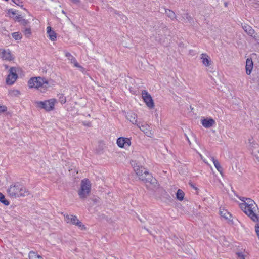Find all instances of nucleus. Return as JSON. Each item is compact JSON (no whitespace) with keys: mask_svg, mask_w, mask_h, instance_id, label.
Returning a JSON list of instances; mask_svg holds the SVG:
<instances>
[{"mask_svg":"<svg viewBox=\"0 0 259 259\" xmlns=\"http://www.w3.org/2000/svg\"><path fill=\"white\" fill-rule=\"evenodd\" d=\"M242 202L239 206L242 210L253 221L257 222L259 220V211L256 204L250 198L242 197Z\"/></svg>","mask_w":259,"mask_h":259,"instance_id":"1","label":"nucleus"},{"mask_svg":"<svg viewBox=\"0 0 259 259\" xmlns=\"http://www.w3.org/2000/svg\"><path fill=\"white\" fill-rule=\"evenodd\" d=\"M131 164L139 179L145 183H150L154 185L156 184V180L153 178L149 172L144 170L142 167L137 165L135 161H131Z\"/></svg>","mask_w":259,"mask_h":259,"instance_id":"2","label":"nucleus"},{"mask_svg":"<svg viewBox=\"0 0 259 259\" xmlns=\"http://www.w3.org/2000/svg\"><path fill=\"white\" fill-rule=\"evenodd\" d=\"M28 84L29 88L37 89L43 92H45L49 87L48 80L40 77L30 78L28 81Z\"/></svg>","mask_w":259,"mask_h":259,"instance_id":"3","label":"nucleus"},{"mask_svg":"<svg viewBox=\"0 0 259 259\" xmlns=\"http://www.w3.org/2000/svg\"><path fill=\"white\" fill-rule=\"evenodd\" d=\"M91 189V183L87 179H84L81 181L80 188L78 190V194L81 198H86L90 193Z\"/></svg>","mask_w":259,"mask_h":259,"instance_id":"4","label":"nucleus"},{"mask_svg":"<svg viewBox=\"0 0 259 259\" xmlns=\"http://www.w3.org/2000/svg\"><path fill=\"white\" fill-rule=\"evenodd\" d=\"M57 103V99L51 98L44 101H36V106L40 109H43L46 111H51L55 109V105Z\"/></svg>","mask_w":259,"mask_h":259,"instance_id":"5","label":"nucleus"},{"mask_svg":"<svg viewBox=\"0 0 259 259\" xmlns=\"http://www.w3.org/2000/svg\"><path fill=\"white\" fill-rule=\"evenodd\" d=\"M65 221L67 223L73 224L78 227V228L81 230H85L86 229L84 225L79 221L76 216L67 214L64 215Z\"/></svg>","mask_w":259,"mask_h":259,"instance_id":"6","label":"nucleus"},{"mask_svg":"<svg viewBox=\"0 0 259 259\" xmlns=\"http://www.w3.org/2000/svg\"><path fill=\"white\" fill-rule=\"evenodd\" d=\"M16 81V69L15 67H11L9 70L6 79V83L8 85H12Z\"/></svg>","mask_w":259,"mask_h":259,"instance_id":"7","label":"nucleus"},{"mask_svg":"<svg viewBox=\"0 0 259 259\" xmlns=\"http://www.w3.org/2000/svg\"><path fill=\"white\" fill-rule=\"evenodd\" d=\"M116 144L119 147L127 149L131 146L132 142L131 139L121 137L117 139Z\"/></svg>","mask_w":259,"mask_h":259,"instance_id":"8","label":"nucleus"},{"mask_svg":"<svg viewBox=\"0 0 259 259\" xmlns=\"http://www.w3.org/2000/svg\"><path fill=\"white\" fill-rule=\"evenodd\" d=\"M142 98L147 106L150 109H152L154 107V103L151 95L146 91L142 92Z\"/></svg>","mask_w":259,"mask_h":259,"instance_id":"9","label":"nucleus"},{"mask_svg":"<svg viewBox=\"0 0 259 259\" xmlns=\"http://www.w3.org/2000/svg\"><path fill=\"white\" fill-rule=\"evenodd\" d=\"M202 65L208 68H210L212 65V61L210 57L206 53H202L200 56Z\"/></svg>","mask_w":259,"mask_h":259,"instance_id":"10","label":"nucleus"},{"mask_svg":"<svg viewBox=\"0 0 259 259\" xmlns=\"http://www.w3.org/2000/svg\"><path fill=\"white\" fill-rule=\"evenodd\" d=\"M137 126L147 136L151 137L153 135L150 126L146 123H138L137 124Z\"/></svg>","mask_w":259,"mask_h":259,"instance_id":"11","label":"nucleus"},{"mask_svg":"<svg viewBox=\"0 0 259 259\" xmlns=\"http://www.w3.org/2000/svg\"><path fill=\"white\" fill-rule=\"evenodd\" d=\"M0 57L4 60L11 61L13 57L9 50L0 49Z\"/></svg>","mask_w":259,"mask_h":259,"instance_id":"12","label":"nucleus"},{"mask_svg":"<svg viewBox=\"0 0 259 259\" xmlns=\"http://www.w3.org/2000/svg\"><path fill=\"white\" fill-rule=\"evenodd\" d=\"M29 194V191L25 186L20 185L17 188V197H25Z\"/></svg>","mask_w":259,"mask_h":259,"instance_id":"13","label":"nucleus"},{"mask_svg":"<svg viewBox=\"0 0 259 259\" xmlns=\"http://www.w3.org/2000/svg\"><path fill=\"white\" fill-rule=\"evenodd\" d=\"M65 56L70 61V63L72 64L74 67L82 69V67L78 63L75 58L69 52L65 53Z\"/></svg>","mask_w":259,"mask_h":259,"instance_id":"14","label":"nucleus"},{"mask_svg":"<svg viewBox=\"0 0 259 259\" xmlns=\"http://www.w3.org/2000/svg\"><path fill=\"white\" fill-rule=\"evenodd\" d=\"M253 67V63L250 58H247L246 61L245 71L247 75L250 74Z\"/></svg>","mask_w":259,"mask_h":259,"instance_id":"15","label":"nucleus"},{"mask_svg":"<svg viewBox=\"0 0 259 259\" xmlns=\"http://www.w3.org/2000/svg\"><path fill=\"white\" fill-rule=\"evenodd\" d=\"M46 29L48 37L51 41H55L57 38L56 33L54 30H52V28L50 26H48Z\"/></svg>","mask_w":259,"mask_h":259,"instance_id":"16","label":"nucleus"},{"mask_svg":"<svg viewBox=\"0 0 259 259\" xmlns=\"http://www.w3.org/2000/svg\"><path fill=\"white\" fill-rule=\"evenodd\" d=\"M202 125L205 128H210L215 124V121L212 118H206L201 120Z\"/></svg>","mask_w":259,"mask_h":259,"instance_id":"17","label":"nucleus"},{"mask_svg":"<svg viewBox=\"0 0 259 259\" xmlns=\"http://www.w3.org/2000/svg\"><path fill=\"white\" fill-rule=\"evenodd\" d=\"M127 118L132 122L133 124L137 125L138 124L137 115L134 113H130L127 115Z\"/></svg>","mask_w":259,"mask_h":259,"instance_id":"18","label":"nucleus"},{"mask_svg":"<svg viewBox=\"0 0 259 259\" xmlns=\"http://www.w3.org/2000/svg\"><path fill=\"white\" fill-rule=\"evenodd\" d=\"M9 195L12 198L16 197V187L15 185H11L7 190Z\"/></svg>","mask_w":259,"mask_h":259,"instance_id":"19","label":"nucleus"},{"mask_svg":"<svg viewBox=\"0 0 259 259\" xmlns=\"http://www.w3.org/2000/svg\"><path fill=\"white\" fill-rule=\"evenodd\" d=\"M221 216L226 220H230L231 218V214L225 209H221L220 211Z\"/></svg>","mask_w":259,"mask_h":259,"instance_id":"20","label":"nucleus"},{"mask_svg":"<svg viewBox=\"0 0 259 259\" xmlns=\"http://www.w3.org/2000/svg\"><path fill=\"white\" fill-rule=\"evenodd\" d=\"M165 13L166 15L172 20H175L177 18L175 13L171 10L165 9Z\"/></svg>","mask_w":259,"mask_h":259,"instance_id":"21","label":"nucleus"},{"mask_svg":"<svg viewBox=\"0 0 259 259\" xmlns=\"http://www.w3.org/2000/svg\"><path fill=\"white\" fill-rule=\"evenodd\" d=\"M211 159L216 169L220 174H222V168L219 161L215 159L213 157H211Z\"/></svg>","mask_w":259,"mask_h":259,"instance_id":"22","label":"nucleus"},{"mask_svg":"<svg viewBox=\"0 0 259 259\" xmlns=\"http://www.w3.org/2000/svg\"><path fill=\"white\" fill-rule=\"evenodd\" d=\"M29 259H43L39 255L33 251L29 252Z\"/></svg>","mask_w":259,"mask_h":259,"instance_id":"23","label":"nucleus"},{"mask_svg":"<svg viewBox=\"0 0 259 259\" xmlns=\"http://www.w3.org/2000/svg\"><path fill=\"white\" fill-rule=\"evenodd\" d=\"M243 28L249 35H252L254 33L253 29L249 25H244Z\"/></svg>","mask_w":259,"mask_h":259,"instance_id":"24","label":"nucleus"},{"mask_svg":"<svg viewBox=\"0 0 259 259\" xmlns=\"http://www.w3.org/2000/svg\"><path fill=\"white\" fill-rule=\"evenodd\" d=\"M0 202L6 206L9 205V202L5 198V196L0 192Z\"/></svg>","mask_w":259,"mask_h":259,"instance_id":"25","label":"nucleus"},{"mask_svg":"<svg viewBox=\"0 0 259 259\" xmlns=\"http://www.w3.org/2000/svg\"><path fill=\"white\" fill-rule=\"evenodd\" d=\"M184 192L182 190L179 189L177 193V198L178 200L182 201L184 199Z\"/></svg>","mask_w":259,"mask_h":259,"instance_id":"26","label":"nucleus"},{"mask_svg":"<svg viewBox=\"0 0 259 259\" xmlns=\"http://www.w3.org/2000/svg\"><path fill=\"white\" fill-rule=\"evenodd\" d=\"M23 17L24 15H23V16H21V15L17 16V21L21 22L23 25H26L28 23V21L27 20L23 19Z\"/></svg>","mask_w":259,"mask_h":259,"instance_id":"27","label":"nucleus"},{"mask_svg":"<svg viewBox=\"0 0 259 259\" xmlns=\"http://www.w3.org/2000/svg\"><path fill=\"white\" fill-rule=\"evenodd\" d=\"M23 32L25 36L27 37H29L31 35V30L29 27L25 28Z\"/></svg>","mask_w":259,"mask_h":259,"instance_id":"28","label":"nucleus"},{"mask_svg":"<svg viewBox=\"0 0 259 259\" xmlns=\"http://www.w3.org/2000/svg\"><path fill=\"white\" fill-rule=\"evenodd\" d=\"M25 75V72L21 68H17V77H22Z\"/></svg>","mask_w":259,"mask_h":259,"instance_id":"29","label":"nucleus"},{"mask_svg":"<svg viewBox=\"0 0 259 259\" xmlns=\"http://www.w3.org/2000/svg\"><path fill=\"white\" fill-rule=\"evenodd\" d=\"M236 254L238 256V259H246L247 257V255L242 252H237Z\"/></svg>","mask_w":259,"mask_h":259,"instance_id":"30","label":"nucleus"},{"mask_svg":"<svg viewBox=\"0 0 259 259\" xmlns=\"http://www.w3.org/2000/svg\"><path fill=\"white\" fill-rule=\"evenodd\" d=\"M7 110V107L5 105H0V114L5 112Z\"/></svg>","mask_w":259,"mask_h":259,"instance_id":"31","label":"nucleus"},{"mask_svg":"<svg viewBox=\"0 0 259 259\" xmlns=\"http://www.w3.org/2000/svg\"><path fill=\"white\" fill-rule=\"evenodd\" d=\"M255 231L256 234L259 239V223H257L255 225Z\"/></svg>","mask_w":259,"mask_h":259,"instance_id":"32","label":"nucleus"},{"mask_svg":"<svg viewBox=\"0 0 259 259\" xmlns=\"http://www.w3.org/2000/svg\"><path fill=\"white\" fill-rule=\"evenodd\" d=\"M59 102L62 104L65 103L66 102L65 97L63 95H61L59 97Z\"/></svg>","mask_w":259,"mask_h":259,"instance_id":"33","label":"nucleus"},{"mask_svg":"<svg viewBox=\"0 0 259 259\" xmlns=\"http://www.w3.org/2000/svg\"><path fill=\"white\" fill-rule=\"evenodd\" d=\"M8 14L10 17H13L15 15V12L13 11L12 10H9L8 12Z\"/></svg>","mask_w":259,"mask_h":259,"instance_id":"34","label":"nucleus"},{"mask_svg":"<svg viewBox=\"0 0 259 259\" xmlns=\"http://www.w3.org/2000/svg\"><path fill=\"white\" fill-rule=\"evenodd\" d=\"M15 92L14 90H10L9 91L8 95L11 96H14L15 95Z\"/></svg>","mask_w":259,"mask_h":259,"instance_id":"35","label":"nucleus"},{"mask_svg":"<svg viewBox=\"0 0 259 259\" xmlns=\"http://www.w3.org/2000/svg\"><path fill=\"white\" fill-rule=\"evenodd\" d=\"M186 18L189 22L192 20V17L188 14H186Z\"/></svg>","mask_w":259,"mask_h":259,"instance_id":"36","label":"nucleus"},{"mask_svg":"<svg viewBox=\"0 0 259 259\" xmlns=\"http://www.w3.org/2000/svg\"><path fill=\"white\" fill-rule=\"evenodd\" d=\"M200 155V156L201 157V159L206 163H207V162L206 161V160L205 159L203 158V157L202 156V155H201L200 154H199Z\"/></svg>","mask_w":259,"mask_h":259,"instance_id":"37","label":"nucleus"},{"mask_svg":"<svg viewBox=\"0 0 259 259\" xmlns=\"http://www.w3.org/2000/svg\"><path fill=\"white\" fill-rule=\"evenodd\" d=\"M200 155V156L201 157V159L206 163H207V162L206 161V160L205 159L203 158V157L202 156V155H201L200 154H199Z\"/></svg>","mask_w":259,"mask_h":259,"instance_id":"38","label":"nucleus"},{"mask_svg":"<svg viewBox=\"0 0 259 259\" xmlns=\"http://www.w3.org/2000/svg\"><path fill=\"white\" fill-rule=\"evenodd\" d=\"M12 36L13 37V38H14L15 39H16V32L13 33L12 34Z\"/></svg>","mask_w":259,"mask_h":259,"instance_id":"39","label":"nucleus"},{"mask_svg":"<svg viewBox=\"0 0 259 259\" xmlns=\"http://www.w3.org/2000/svg\"><path fill=\"white\" fill-rule=\"evenodd\" d=\"M17 39H21L22 38V36H21V34H18V33L17 32Z\"/></svg>","mask_w":259,"mask_h":259,"instance_id":"40","label":"nucleus"},{"mask_svg":"<svg viewBox=\"0 0 259 259\" xmlns=\"http://www.w3.org/2000/svg\"><path fill=\"white\" fill-rule=\"evenodd\" d=\"M73 3L77 4L79 2V0H71Z\"/></svg>","mask_w":259,"mask_h":259,"instance_id":"41","label":"nucleus"},{"mask_svg":"<svg viewBox=\"0 0 259 259\" xmlns=\"http://www.w3.org/2000/svg\"><path fill=\"white\" fill-rule=\"evenodd\" d=\"M17 6H20V7H22V5H19L18 4H17Z\"/></svg>","mask_w":259,"mask_h":259,"instance_id":"42","label":"nucleus"},{"mask_svg":"<svg viewBox=\"0 0 259 259\" xmlns=\"http://www.w3.org/2000/svg\"><path fill=\"white\" fill-rule=\"evenodd\" d=\"M12 1H13V2L14 3L16 4V2L15 0H12Z\"/></svg>","mask_w":259,"mask_h":259,"instance_id":"43","label":"nucleus"}]
</instances>
